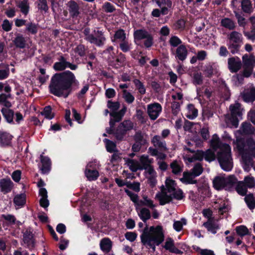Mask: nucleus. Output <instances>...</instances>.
Listing matches in <instances>:
<instances>
[{"mask_svg": "<svg viewBox=\"0 0 255 255\" xmlns=\"http://www.w3.org/2000/svg\"><path fill=\"white\" fill-rule=\"evenodd\" d=\"M79 82L70 71L56 73L51 78L49 86L50 93L57 97H68L72 90L79 87Z\"/></svg>", "mask_w": 255, "mask_h": 255, "instance_id": "obj_1", "label": "nucleus"}, {"mask_svg": "<svg viewBox=\"0 0 255 255\" xmlns=\"http://www.w3.org/2000/svg\"><path fill=\"white\" fill-rule=\"evenodd\" d=\"M210 143L212 148L217 152V158L221 168L226 171L231 170L233 163L230 145L221 142L217 134L213 135Z\"/></svg>", "mask_w": 255, "mask_h": 255, "instance_id": "obj_2", "label": "nucleus"}, {"mask_svg": "<svg viewBox=\"0 0 255 255\" xmlns=\"http://www.w3.org/2000/svg\"><path fill=\"white\" fill-rule=\"evenodd\" d=\"M141 243L146 247H149L154 251L155 246H159L163 242L164 236L162 228L160 226H153L148 228L147 226L143 229L140 235Z\"/></svg>", "mask_w": 255, "mask_h": 255, "instance_id": "obj_3", "label": "nucleus"}, {"mask_svg": "<svg viewBox=\"0 0 255 255\" xmlns=\"http://www.w3.org/2000/svg\"><path fill=\"white\" fill-rule=\"evenodd\" d=\"M165 186L161 187V192L156 195L159 200L160 204L163 205L170 202L173 198L177 200H181L183 197V192L181 189L176 188V184L174 180L168 178L165 181Z\"/></svg>", "mask_w": 255, "mask_h": 255, "instance_id": "obj_4", "label": "nucleus"}, {"mask_svg": "<svg viewBox=\"0 0 255 255\" xmlns=\"http://www.w3.org/2000/svg\"><path fill=\"white\" fill-rule=\"evenodd\" d=\"M246 163L250 162L252 158H255V141L253 139H248L243 147L238 146Z\"/></svg>", "mask_w": 255, "mask_h": 255, "instance_id": "obj_5", "label": "nucleus"}, {"mask_svg": "<svg viewBox=\"0 0 255 255\" xmlns=\"http://www.w3.org/2000/svg\"><path fill=\"white\" fill-rule=\"evenodd\" d=\"M134 143L131 146V150L134 152H139L142 146L148 143V136L146 132L138 130L132 136Z\"/></svg>", "mask_w": 255, "mask_h": 255, "instance_id": "obj_6", "label": "nucleus"}, {"mask_svg": "<svg viewBox=\"0 0 255 255\" xmlns=\"http://www.w3.org/2000/svg\"><path fill=\"white\" fill-rule=\"evenodd\" d=\"M242 59L244 68V76L248 77L251 75L255 66V57L253 55L245 54Z\"/></svg>", "mask_w": 255, "mask_h": 255, "instance_id": "obj_7", "label": "nucleus"}, {"mask_svg": "<svg viewBox=\"0 0 255 255\" xmlns=\"http://www.w3.org/2000/svg\"><path fill=\"white\" fill-rule=\"evenodd\" d=\"M183 157L185 161L191 163L196 160H202L204 158V153L202 151L198 150L195 152L188 148L185 147Z\"/></svg>", "mask_w": 255, "mask_h": 255, "instance_id": "obj_8", "label": "nucleus"}, {"mask_svg": "<svg viewBox=\"0 0 255 255\" xmlns=\"http://www.w3.org/2000/svg\"><path fill=\"white\" fill-rule=\"evenodd\" d=\"M162 111V107L158 103L150 104L147 106V113L151 120H155Z\"/></svg>", "mask_w": 255, "mask_h": 255, "instance_id": "obj_9", "label": "nucleus"}, {"mask_svg": "<svg viewBox=\"0 0 255 255\" xmlns=\"http://www.w3.org/2000/svg\"><path fill=\"white\" fill-rule=\"evenodd\" d=\"M78 66L77 65L73 64L67 61L65 58L61 56L59 59V61L54 63L53 68L56 71H63L66 68H69L72 70L77 69Z\"/></svg>", "mask_w": 255, "mask_h": 255, "instance_id": "obj_10", "label": "nucleus"}, {"mask_svg": "<svg viewBox=\"0 0 255 255\" xmlns=\"http://www.w3.org/2000/svg\"><path fill=\"white\" fill-rule=\"evenodd\" d=\"M13 187V183L10 178H5L0 179V190L3 194L10 192Z\"/></svg>", "mask_w": 255, "mask_h": 255, "instance_id": "obj_11", "label": "nucleus"}, {"mask_svg": "<svg viewBox=\"0 0 255 255\" xmlns=\"http://www.w3.org/2000/svg\"><path fill=\"white\" fill-rule=\"evenodd\" d=\"M228 68L231 72H238L242 67V63L237 57L230 58L228 60Z\"/></svg>", "mask_w": 255, "mask_h": 255, "instance_id": "obj_12", "label": "nucleus"}, {"mask_svg": "<svg viewBox=\"0 0 255 255\" xmlns=\"http://www.w3.org/2000/svg\"><path fill=\"white\" fill-rule=\"evenodd\" d=\"M93 39L91 40V43L98 46L103 45L106 40L103 32L99 29H95L93 31Z\"/></svg>", "mask_w": 255, "mask_h": 255, "instance_id": "obj_13", "label": "nucleus"}, {"mask_svg": "<svg viewBox=\"0 0 255 255\" xmlns=\"http://www.w3.org/2000/svg\"><path fill=\"white\" fill-rule=\"evenodd\" d=\"M204 73L206 77L211 78L218 74V66L215 63H209L205 65Z\"/></svg>", "mask_w": 255, "mask_h": 255, "instance_id": "obj_14", "label": "nucleus"}, {"mask_svg": "<svg viewBox=\"0 0 255 255\" xmlns=\"http://www.w3.org/2000/svg\"><path fill=\"white\" fill-rule=\"evenodd\" d=\"M151 143L155 147L161 151H165L168 149L165 141L162 139L159 135H154L151 139Z\"/></svg>", "mask_w": 255, "mask_h": 255, "instance_id": "obj_15", "label": "nucleus"}, {"mask_svg": "<svg viewBox=\"0 0 255 255\" xmlns=\"http://www.w3.org/2000/svg\"><path fill=\"white\" fill-rule=\"evenodd\" d=\"M188 51L186 46L181 44L177 47L175 50V58L180 61H184L187 57Z\"/></svg>", "mask_w": 255, "mask_h": 255, "instance_id": "obj_16", "label": "nucleus"}, {"mask_svg": "<svg viewBox=\"0 0 255 255\" xmlns=\"http://www.w3.org/2000/svg\"><path fill=\"white\" fill-rule=\"evenodd\" d=\"M125 164L132 172H136L137 170H142L140 162L136 160L128 158H124Z\"/></svg>", "mask_w": 255, "mask_h": 255, "instance_id": "obj_17", "label": "nucleus"}, {"mask_svg": "<svg viewBox=\"0 0 255 255\" xmlns=\"http://www.w3.org/2000/svg\"><path fill=\"white\" fill-rule=\"evenodd\" d=\"M67 6L70 15L73 18L77 17L80 14V7L78 4L73 0H71L67 3Z\"/></svg>", "mask_w": 255, "mask_h": 255, "instance_id": "obj_18", "label": "nucleus"}, {"mask_svg": "<svg viewBox=\"0 0 255 255\" xmlns=\"http://www.w3.org/2000/svg\"><path fill=\"white\" fill-rule=\"evenodd\" d=\"M146 178L148 183L151 187L155 186L157 183V174L153 167H150L146 170Z\"/></svg>", "mask_w": 255, "mask_h": 255, "instance_id": "obj_19", "label": "nucleus"}, {"mask_svg": "<svg viewBox=\"0 0 255 255\" xmlns=\"http://www.w3.org/2000/svg\"><path fill=\"white\" fill-rule=\"evenodd\" d=\"M242 97L246 102H252L255 100V88L253 87L245 90Z\"/></svg>", "mask_w": 255, "mask_h": 255, "instance_id": "obj_20", "label": "nucleus"}, {"mask_svg": "<svg viewBox=\"0 0 255 255\" xmlns=\"http://www.w3.org/2000/svg\"><path fill=\"white\" fill-rule=\"evenodd\" d=\"M203 226L213 234L217 233V230L219 229V225L214 219H209L203 224Z\"/></svg>", "mask_w": 255, "mask_h": 255, "instance_id": "obj_21", "label": "nucleus"}, {"mask_svg": "<svg viewBox=\"0 0 255 255\" xmlns=\"http://www.w3.org/2000/svg\"><path fill=\"white\" fill-rule=\"evenodd\" d=\"M195 176L191 172H184L183 177L180 179V181L184 184H195L197 180L195 179Z\"/></svg>", "mask_w": 255, "mask_h": 255, "instance_id": "obj_22", "label": "nucleus"}, {"mask_svg": "<svg viewBox=\"0 0 255 255\" xmlns=\"http://www.w3.org/2000/svg\"><path fill=\"white\" fill-rule=\"evenodd\" d=\"M40 160L42 163L41 168L42 173L43 174L47 173L50 169L51 162L50 159L46 156L41 155Z\"/></svg>", "mask_w": 255, "mask_h": 255, "instance_id": "obj_23", "label": "nucleus"}, {"mask_svg": "<svg viewBox=\"0 0 255 255\" xmlns=\"http://www.w3.org/2000/svg\"><path fill=\"white\" fill-rule=\"evenodd\" d=\"M142 170H148L150 167H153L150 164L153 162V159L149 158L148 155H142L139 158Z\"/></svg>", "mask_w": 255, "mask_h": 255, "instance_id": "obj_24", "label": "nucleus"}, {"mask_svg": "<svg viewBox=\"0 0 255 255\" xmlns=\"http://www.w3.org/2000/svg\"><path fill=\"white\" fill-rule=\"evenodd\" d=\"M225 177L217 176L213 181V186L218 190L225 189Z\"/></svg>", "mask_w": 255, "mask_h": 255, "instance_id": "obj_25", "label": "nucleus"}, {"mask_svg": "<svg viewBox=\"0 0 255 255\" xmlns=\"http://www.w3.org/2000/svg\"><path fill=\"white\" fill-rule=\"evenodd\" d=\"M12 136L6 132H0V145H8L10 143Z\"/></svg>", "mask_w": 255, "mask_h": 255, "instance_id": "obj_26", "label": "nucleus"}, {"mask_svg": "<svg viewBox=\"0 0 255 255\" xmlns=\"http://www.w3.org/2000/svg\"><path fill=\"white\" fill-rule=\"evenodd\" d=\"M198 116V110L195 108L193 105L189 104L187 106L186 117L190 120H193Z\"/></svg>", "mask_w": 255, "mask_h": 255, "instance_id": "obj_27", "label": "nucleus"}, {"mask_svg": "<svg viewBox=\"0 0 255 255\" xmlns=\"http://www.w3.org/2000/svg\"><path fill=\"white\" fill-rule=\"evenodd\" d=\"M228 39L230 42H233L236 43H242V34L236 31H232L228 35Z\"/></svg>", "mask_w": 255, "mask_h": 255, "instance_id": "obj_28", "label": "nucleus"}, {"mask_svg": "<svg viewBox=\"0 0 255 255\" xmlns=\"http://www.w3.org/2000/svg\"><path fill=\"white\" fill-rule=\"evenodd\" d=\"M164 248L166 250H169L171 253L176 254H179L181 253V251L175 247L173 240L171 238L167 239L165 243Z\"/></svg>", "mask_w": 255, "mask_h": 255, "instance_id": "obj_29", "label": "nucleus"}, {"mask_svg": "<svg viewBox=\"0 0 255 255\" xmlns=\"http://www.w3.org/2000/svg\"><path fill=\"white\" fill-rule=\"evenodd\" d=\"M111 134H113L117 140L122 141L127 133L119 125L118 127L112 131Z\"/></svg>", "mask_w": 255, "mask_h": 255, "instance_id": "obj_30", "label": "nucleus"}, {"mask_svg": "<svg viewBox=\"0 0 255 255\" xmlns=\"http://www.w3.org/2000/svg\"><path fill=\"white\" fill-rule=\"evenodd\" d=\"M230 110L232 116L234 118L240 117L242 115L241 105L238 103H236L233 105H231L230 106Z\"/></svg>", "mask_w": 255, "mask_h": 255, "instance_id": "obj_31", "label": "nucleus"}, {"mask_svg": "<svg viewBox=\"0 0 255 255\" xmlns=\"http://www.w3.org/2000/svg\"><path fill=\"white\" fill-rule=\"evenodd\" d=\"M112 243L111 241L108 238L102 239L100 242V248L101 250L106 253H108L111 250Z\"/></svg>", "mask_w": 255, "mask_h": 255, "instance_id": "obj_32", "label": "nucleus"}, {"mask_svg": "<svg viewBox=\"0 0 255 255\" xmlns=\"http://www.w3.org/2000/svg\"><path fill=\"white\" fill-rule=\"evenodd\" d=\"M225 189L226 190H230L232 187L237 183V179L233 175H230L227 178H225Z\"/></svg>", "mask_w": 255, "mask_h": 255, "instance_id": "obj_33", "label": "nucleus"}, {"mask_svg": "<svg viewBox=\"0 0 255 255\" xmlns=\"http://www.w3.org/2000/svg\"><path fill=\"white\" fill-rule=\"evenodd\" d=\"M221 25L223 27L229 30H233L236 27L235 22L229 18H223L221 21Z\"/></svg>", "mask_w": 255, "mask_h": 255, "instance_id": "obj_34", "label": "nucleus"}, {"mask_svg": "<svg viewBox=\"0 0 255 255\" xmlns=\"http://www.w3.org/2000/svg\"><path fill=\"white\" fill-rule=\"evenodd\" d=\"M149 34L145 29H137L134 31L133 36L135 40H140L145 39Z\"/></svg>", "mask_w": 255, "mask_h": 255, "instance_id": "obj_35", "label": "nucleus"}, {"mask_svg": "<svg viewBox=\"0 0 255 255\" xmlns=\"http://www.w3.org/2000/svg\"><path fill=\"white\" fill-rule=\"evenodd\" d=\"M13 41L16 47L23 48L25 47L26 40L21 34H18L16 35Z\"/></svg>", "mask_w": 255, "mask_h": 255, "instance_id": "obj_36", "label": "nucleus"}, {"mask_svg": "<svg viewBox=\"0 0 255 255\" xmlns=\"http://www.w3.org/2000/svg\"><path fill=\"white\" fill-rule=\"evenodd\" d=\"M170 166L172 169V172L174 174H178L183 170V165L177 160L173 161Z\"/></svg>", "mask_w": 255, "mask_h": 255, "instance_id": "obj_37", "label": "nucleus"}, {"mask_svg": "<svg viewBox=\"0 0 255 255\" xmlns=\"http://www.w3.org/2000/svg\"><path fill=\"white\" fill-rule=\"evenodd\" d=\"M9 74L8 65L4 64H0V80L6 79Z\"/></svg>", "mask_w": 255, "mask_h": 255, "instance_id": "obj_38", "label": "nucleus"}, {"mask_svg": "<svg viewBox=\"0 0 255 255\" xmlns=\"http://www.w3.org/2000/svg\"><path fill=\"white\" fill-rule=\"evenodd\" d=\"M1 112L8 123H11L13 122L14 113L11 110L7 108H2Z\"/></svg>", "mask_w": 255, "mask_h": 255, "instance_id": "obj_39", "label": "nucleus"}, {"mask_svg": "<svg viewBox=\"0 0 255 255\" xmlns=\"http://www.w3.org/2000/svg\"><path fill=\"white\" fill-rule=\"evenodd\" d=\"M23 241L28 246L33 247V234L30 231L26 230L23 234Z\"/></svg>", "mask_w": 255, "mask_h": 255, "instance_id": "obj_40", "label": "nucleus"}, {"mask_svg": "<svg viewBox=\"0 0 255 255\" xmlns=\"http://www.w3.org/2000/svg\"><path fill=\"white\" fill-rule=\"evenodd\" d=\"M85 173L89 180H95L99 175L97 170L91 169H86Z\"/></svg>", "mask_w": 255, "mask_h": 255, "instance_id": "obj_41", "label": "nucleus"}, {"mask_svg": "<svg viewBox=\"0 0 255 255\" xmlns=\"http://www.w3.org/2000/svg\"><path fill=\"white\" fill-rule=\"evenodd\" d=\"M247 188L248 187L243 181H237L236 190L238 194L242 196L245 195L247 192Z\"/></svg>", "mask_w": 255, "mask_h": 255, "instance_id": "obj_42", "label": "nucleus"}, {"mask_svg": "<svg viewBox=\"0 0 255 255\" xmlns=\"http://www.w3.org/2000/svg\"><path fill=\"white\" fill-rule=\"evenodd\" d=\"M114 39L112 40L114 42L117 40L121 42L127 39L126 34L125 31L122 29H120L116 31L114 36Z\"/></svg>", "mask_w": 255, "mask_h": 255, "instance_id": "obj_43", "label": "nucleus"}, {"mask_svg": "<svg viewBox=\"0 0 255 255\" xmlns=\"http://www.w3.org/2000/svg\"><path fill=\"white\" fill-rule=\"evenodd\" d=\"M120 127L127 133L133 129L134 124L130 120H125L119 124Z\"/></svg>", "mask_w": 255, "mask_h": 255, "instance_id": "obj_44", "label": "nucleus"}, {"mask_svg": "<svg viewBox=\"0 0 255 255\" xmlns=\"http://www.w3.org/2000/svg\"><path fill=\"white\" fill-rule=\"evenodd\" d=\"M10 96L11 95L10 94H1L0 95V105L6 108L10 107L11 104L8 101H7V99L9 98Z\"/></svg>", "mask_w": 255, "mask_h": 255, "instance_id": "obj_45", "label": "nucleus"}, {"mask_svg": "<svg viewBox=\"0 0 255 255\" xmlns=\"http://www.w3.org/2000/svg\"><path fill=\"white\" fill-rule=\"evenodd\" d=\"M132 82L139 94L141 95H144L145 94L146 89L143 84L139 80L134 79Z\"/></svg>", "mask_w": 255, "mask_h": 255, "instance_id": "obj_46", "label": "nucleus"}, {"mask_svg": "<svg viewBox=\"0 0 255 255\" xmlns=\"http://www.w3.org/2000/svg\"><path fill=\"white\" fill-rule=\"evenodd\" d=\"M241 130L245 134H252L254 132V128L250 123H244L242 125Z\"/></svg>", "mask_w": 255, "mask_h": 255, "instance_id": "obj_47", "label": "nucleus"}, {"mask_svg": "<svg viewBox=\"0 0 255 255\" xmlns=\"http://www.w3.org/2000/svg\"><path fill=\"white\" fill-rule=\"evenodd\" d=\"M17 6L20 8L21 11L26 15L29 11V6L27 0H23L20 1L17 4Z\"/></svg>", "mask_w": 255, "mask_h": 255, "instance_id": "obj_48", "label": "nucleus"}, {"mask_svg": "<svg viewBox=\"0 0 255 255\" xmlns=\"http://www.w3.org/2000/svg\"><path fill=\"white\" fill-rule=\"evenodd\" d=\"M193 83L195 85H201L203 83V77L201 73L195 72L192 75Z\"/></svg>", "mask_w": 255, "mask_h": 255, "instance_id": "obj_49", "label": "nucleus"}, {"mask_svg": "<svg viewBox=\"0 0 255 255\" xmlns=\"http://www.w3.org/2000/svg\"><path fill=\"white\" fill-rule=\"evenodd\" d=\"M245 200L248 207L251 210H253L255 208V201L253 194H250L246 196L245 198Z\"/></svg>", "mask_w": 255, "mask_h": 255, "instance_id": "obj_50", "label": "nucleus"}, {"mask_svg": "<svg viewBox=\"0 0 255 255\" xmlns=\"http://www.w3.org/2000/svg\"><path fill=\"white\" fill-rule=\"evenodd\" d=\"M196 177L201 175L203 171L202 165L200 163H196L190 171Z\"/></svg>", "mask_w": 255, "mask_h": 255, "instance_id": "obj_51", "label": "nucleus"}, {"mask_svg": "<svg viewBox=\"0 0 255 255\" xmlns=\"http://www.w3.org/2000/svg\"><path fill=\"white\" fill-rule=\"evenodd\" d=\"M141 205L148 206L151 209H153L155 207L153 201L151 199H149L147 196H143V200L139 201V206Z\"/></svg>", "mask_w": 255, "mask_h": 255, "instance_id": "obj_52", "label": "nucleus"}, {"mask_svg": "<svg viewBox=\"0 0 255 255\" xmlns=\"http://www.w3.org/2000/svg\"><path fill=\"white\" fill-rule=\"evenodd\" d=\"M204 158L205 159L209 162L212 161L215 159V154L214 151L211 149H209L206 151L204 152Z\"/></svg>", "mask_w": 255, "mask_h": 255, "instance_id": "obj_53", "label": "nucleus"}, {"mask_svg": "<svg viewBox=\"0 0 255 255\" xmlns=\"http://www.w3.org/2000/svg\"><path fill=\"white\" fill-rule=\"evenodd\" d=\"M13 202L16 206H23L25 202V196L24 194L17 195L14 198Z\"/></svg>", "mask_w": 255, "mask_h": 255, "instance_id": "obj_54", "label": "nucleus"}, {"mask_svg": "<svg viewBox=\"0 0 255 255\" xmlns=\"http://www.w3.org/2000/svg\"><path fill=\"white\" fill-rule=\"evenodd\" d=\"M139 216L143 222H145L150 217V213L148 209L142 208L140 210Z\"/></svg>", "mask_w": 255, "mask_h": 255, "instance_id": "obj_55", "label": "nucleus"}, {"mask_svg": "<svg viewBox=\"0 0 255 255\" xmlns=\"http://www.w3.org/2000/svg\"><path fill=\"white\" fill-rule=\"evenodd\" d=\"M123 98L125 101L128 104H131L134 101V96L127 90H124Z\"/></svg>", "mask_w": 255, "mask_h": 255, "instance_id": "obj_56", "label": "nucleus"}, {"mask_svg": "<svg viewBox=\"0 0 255 255\" xmlns=\"http://www.w3.org/2000/svg\"><path fill=\"white\" fill-rule=\"evenodd\" d=\"M26 30L32 34H35L37 32L38 26L37 24L29 22L26 24Z\"/></svg>", "mask_w": 255, "mask_h": 255, "instance_id": "obj_57", "label": "nucleus"}, {"mask_svg": "<svg viewBox=\"0 0 255 255\" xmlns=\"http://www.w3.org/2000/svg\"><path fill=\"white\" fill-rule=\"evenodd\" d=\"M241 44L242 43H236L229 41L228 44V48L232 53L235 54L239 51Z\"/></svg>", "mask_w": 255, "mask_h": 255, "instance_id": "obj_58", "label": "nucleus"}, {"mask_svg": "<svg viewBox=\"0 0 255 255\" xmlns=\"http://www.w3.org/2000/svg\"><path fill=\"white\" fill-rule=\"evenodd\" d=\"M243 182L248 188H251L255 187V180L252 176H248L245 177Z\"/></svg>", "mask_w": 255, "mask_h": 255, "instance_id": "obj_59", "label": "nucleus"}, {"mask_svg": "<svg viewBox=\"0 0 255 255\" xmlns=\"http://www.w3.org/2000/svg\"><path fill=\"white\" fill-rule=\"evenodd\" d=\"M104 141L106 143L107 151L111 153L114 152L116 149V144L114 142L108 139H105Z\"/></svg>", "mask_w": 255, "mask_h": 255, "instance_id": "obj_60", "label": "nucleus"}, {"mask_svg": "<svg viewBox=\"0 0 255 255\" xmlns=\"http://www.w3.org/2000/svg\"><path fill=\"white\" fill-rule=\"evenodd\" d=\"M236 231L238 235L241 237L247 235L249 233V230L245 226H240L237 227L236 228Z\"/></svg>", "mask_w": 255, "mask_h": 255, "instance_id": "obj_61", "label": "nucleus"}, {"mask_svg": "<svg viewBox=\"0 0 255 255\" xmlns=\"http://www.w3.org/2000/svg\"><path fill=\"white\" fill-rule=\"evenodd\" d=\"M41 114L42 115L44 116L45 118L48 119H52L54 117V115L52 113L50 106L45 107Z\"/></svg>", "mask_w": 255, "mask_h": 255, "instance_id": "obj_62", "label": "nucleus"}, {"mask_svg": "<svg viewBox=\"0 0 255 255\" xmlns=\"http://www.w3.org/2000/svg\"><path fill=\"white\" fill-rule=\"evenodd\" d=\"M242 7L243 11L249 13L251 11L252 4L249 0H243L242 1Z\"/></svg>", "mask_w": 255, "mask_h": 255, "instance_id": "obj_63", "label": "nucleus"}, {"mask_svg": "<svg viewBox=\"0 0 255 255\" xmlns=\"http://www.w3.org/2000/svg\"><path fill=\"white\" fill-rule=\"evenodd\" d=\"M131 44L129 43L128 40L127 39L120 43L119 46L121 49L124 52H127L130 49Z\"/></svg>", "mask_w": 255, "mask_h": 255, "instance_id": "obj_64", "label": "nucleus"}]
</instances>
